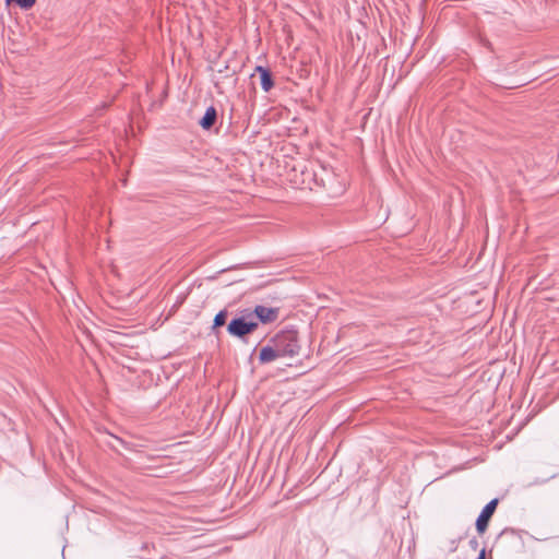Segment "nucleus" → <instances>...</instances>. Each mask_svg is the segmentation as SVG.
<instances>
[{"mask_svg": "<svg viewBox=\"0 0 559 559\" xmlns=\"http://www.w3.org/2000/svg\"><path fill=\"white\" fill-rule=\"evenodd\" d=\"M270 342L275 344L276 350L280 352L282 357H294L299 355L300 345L297 332L294 330L282 331Z\"/></svg>", "mask_w": 559, "mask_h": 559, "instance_id": "nucleus-1", "label": "nucleus"}, {"mask_svg": "<svg viewBox=\"0 0 559 559\" xmlns=\"http://www.w3.org/2000/svg\"><path fill=\"white\" fill-rule=\"evenodd\" d=\"M258 326L259 323L254 320L253 313H247V316L233 319L227 325V332L235 337L243 338L253 333Z\"/></svg>", "mask_w": 559, "mask_h": 559, "instance_id": "nucleus-2", "label": "nucleus"}, {"mask_svg": "<svg viewBox=\"0 0 559 559\" xmlns=\"http://www.w3.org/2000/svg\"><path fill=\"white\" fill-rule=\"evenodd\" d=\"M251 313H253V318L258 323L267 324L277 320L280 311L278 308L258 305Z\"/></svg>", "mask_w": 559, "mask_h": 559, "instance_id": "nucleus-3", "label": "nucleus"}, {"mask_svg": "<svg viewBox=\"0 0 559 559\" xmlns=\"http://www.w3.org/2000/svg\"><path fill=\"white\" fill-rule=\"evenodd\" d=\"M277 358H283L280 352L276 350L275 344L267 345L261 348L259 360L261 364H269Z\"/></svg>", "mask_w": 559, "mask_h": 559, "instance_id": "nucleus-4", "label": "nucleus"}, {"mask_svg": "<svg viewBox=\"0 0 559 559\" xmlns=\"http://www.w3.org/2000/svg\"><path fill=\"white\" fill-rule=\"evenodd\" d=\"M255 71L260 73L261 87L264 92H269L274 86L272 73L269 69L258 66Z\"/></svg>", "mask_w": 559, "mask_h": 559, "instance_id": "nucleus-5", "label": "nucleus"}, {"mask_svg": "<svg viewBox=\"0 0 559 559\" xmlns=\"http://www.w3.org/2000/svg\"><path fill=\"white\" fill-rule=\"evenodd\" d=\"M216 119H217V111L214 106H210L206 109L204 116L200 119L199 124L204 130H210L214 126Z\"/></svg>", "mask_w": 559, "mask_h": 559, "instance_id": "nucleus-6", "label": "nucleus"}, {"mask_svg": "<svg viewBox=\"0 0 559 559\" xmlns=\"http://www.w3.org/2000/svg\"><path fill=\"white\" fill-rule=\"evenodd\" d=\"M488 524H489V503H487L483 508V510L476 521V528H477L478 533L483 534L486 531Z\"/></svg>", "mask_w": 559, "mask_h": 559, "instance_id": "nucleus-7", "label": "nucleus"}, {"mask_svg": "<svg viewBox=\"0 0 559 559\" xmlns=\"http://www.w3.org/2000/svg\"><path fill=\"white\" fill-rule=\"evenodd\" d=\"M227 316H228V312L225 309L221 310L218 313H216V316L214 317V321H213V329H217L219 326L225 325Z\"/></svg>", "mask_w": 559, "mask_h": 559, "instance_id": "nucleus-8", "label": "nucleus"}, {"mask_svg": "<svg viewBox=\"0 0 559 559\" xmlns=\"http://www.w3.org/2000/svg\"><path fill=\"white\" fill-rule=\"evenodd\" d=\"M36 0H7L8 3H15L21 9H31L35 4Z\"/></svg>", "mask_w": 559, "mask_h": 559, "instance_id": "nucleus-9", "label": "nucleus"}, {"mask_svg": "<svg viewBox=\"0 0 559 559\" xmlns=\"http://www.w3.org/2000/svg\"><path fill=\"white\" fill-rule=\"evenodd\" d=\"M512 537L514 539H518V536L513 533V532H504L503 534H501L498 538H497V544H500L503 542L504 538H508V537Z\"/></svg>", "mask_w": 559, "mask_h": 559, "instance_id": "nucleus-10", "label": "nucleus"}, {"mask_svg": "<svg viewBox=\"0 0 559 559\" xmlns=\"http://www.w3.org/2000/svg\"><path fill=\"white\" fill-rule=\"evenodd\" d=\"M498 504V499H491V515L495 513Z\"/></svg>", "mask_w": 559, "mask_h": 559, "instance_id": "nucleus-11", "label": "nucleus"}, {"mask_svg": "<svg viewBox=\"0 0 559 559\" xmlns=\"http://www.w3.org/2000/svg\"><path fill=\"white\" fill-rule=\"evenodd\" d=\"M477 559H486V549L485 548H483L480 550Z\"/></svg>", "mask_w": 559, "mask_h": 559, "instance_id": "nucleus-12", "label": "nucleus"}, {"mask_svg": "<svg viewBox=\"0 0 559 559\" xmlns=\"http://www.w3.org/2000/svg\"><path fill=\"white\" fill-rule=\"evenodd\" d=\"M112 439H114V441H115V442H117V443H120V444H122V443H123V441H122L120 438H118V437H114V436H112Z\"/></svg>", "mask_w": 559, "mask_h": 559, "instance_id": "nucleus-13", "label": "nucleus"}, {"mask_svg": "<svg viewBox=\"0 0 559 559\" xmlns=\"http://www.w3.org/2000/svg\"><path fill=\"white\" fill-rule=\"evenodd\" d=\"M111 448L116 449L117 445L115 443H110Z\"/></svg>", "mask_w": 559, "mask_h": 559, "instance_id": "nucleus-14", "label": "nucleus"}]
</instances>
